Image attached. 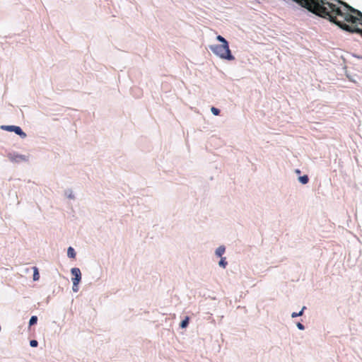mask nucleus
Returning a JSON list of instances; mask_svg holds the SVG:
<instances>
[{
	"label": "nucleus",
	"instance_id": "f257e3e1",
	"mask_svg": "<svg viewBox=\"0 0 362 362\" xmlns=\"http://www.w3.org/2000/svg\"><path fill=\"white\" fill-rule=\"evenodd\" d=\"M313 2L315 12L344 30L358 33L362 37V13L339 0H319Z\"/></svg>",
	"mask_w": 362,
	"mask_h": 362
},
{
	"label": "nucleus",
	"instance_id": "f03ea898",
	"mask_svg": "<svg viewBox=\"0 0 362 362\" xmlns=\"http://www.w3.org/2000/svg\"><path fill=\"white\" fill-rule=\"evenodd\" d=\"M216 39L222 44L211 45L210 49L212 51V52L221 59H227L229 61L233 60L235 57L231 54L228 43L226 40L221 35H218Z\"/></svg>",
	"mask_w": 362,
	"mask_h": 362
},
{
	"label": "nucleus",
	"instance_id": "7ed1b4c3",
	"mask_svg": "<svg viewBox=\"0 0 362 362\" xmlns=\"http://www.w3.org/2000/svg\"><path fill=\"white\" fill-rule=\"evenodd\" d=\"M71 274L73 276L72 281L73 284H74L75 286L78 285L81 279V270L78 268H72L71 270Z\"/></svg>",
	"mask_w": 362,
	"mask_h": 362
},
{
	"label": "nucleus",
	"instance_id": "20e7f679",
	"mask_svg": "<svg viewBox=\"0 0 362 362\" xmlns=\"http://www.w3.org/2000/svg\"><path fill=\"white\" fill-rule=\"evenodd\" d=\"M11 160L14 162H21V161H25L27 160V157L24 155H18V154H10L8 156Z\"/></svg>",
	"mask_w": 362,
	"mask_h": 362
},
{
	"label": "nucleus",
	"instance_id": "39448f33",
	"mask_svg": "<svg viewBox=\"0 0 362 362\" xmlns=\"http://www.w3.org/2000/svg\"><path fill=\"white\" fill-rule=\"evenodd\" d=\"M16 134L19 135L21 138H25L26 134L23 132L20 127L16 126L13 131Z\"/></svg>",
	"mask_w": 362,
	"mask_h": 362
},
{
	"label": "nucleus",
	"instance_id": "423d86ee",
	"mask_svg": "<svg viewBox=\"0 0 362 362\" xmlns=\"http://www.w3.org/2000/svg\"><path fill=\"white\" fill-rule=\"evenodd\" d=\"M226 248L224 246H219L216 250V255L218 257H221L225 252Z\"/></svg>",
	"mask_w": 362,
	"mask_h": 362
},
{
	"label": "nucleus",
	"instance_id": "0eeeda50",
	"mask_svg": "<svg viewBox=\"0 0 362 362\" xmlns=\"http://www.w3.org/2000/svg\"><path fill=\"white\" fill-rule=\"evenodd\" d=\"M67 255L69 257L75 258L76 252L73 247H69L67 250Z\"/></svg>",
	"mask_w": 362,
	"mask_h": 362
},
{
	"label": "nucleus",
	"instance_id": "6e6552de",
	"mask_svg": "<svg viewBox=\"0 0 362 362\" xmlns=\"http://www.w3.org/2000/svg\"><path fill=\"white\" fill-rule=\"evenodd\" d=\"M15 127L16 126H14V125H3L1 127V128L4 130H6L8 132H13Z\"/></svg>",
	"mask_w": 362,
	"mask_h": 362
},
{
	"label": "nucleus",
	"instance_id": "1a4fd4ad",
	"mask_svg": "<svg viewBox=\"0 0 362 362\" xmlns=\"http://www.w3.org/2000/svg\"><path fill=\"white\" fill-rule=\"evenodd\" d=\"M34 274H33V280L37 281L40 279V274L38 272V269L37 267H33Z\"/></svg>",
	"mask_w": 362,
	"mask_h": 362
},
{
	"label": "nucleus",
	"instance_id": "9d476101",
	"mask_svg": "<svg viewBox=\"0 0 362 362\" xmlns=\"http://www.w3.org/2000/svg\"><path fill=\"white\" fill-rule=\"evenodd\" d=\"M308 177L307 175H303V176H300L299 177V181L302 183V184H307L308 182Z\"/></svg>",
	"mask_w": 362,
	"mask_h": 362
},
{
	"label": "nucleus",
	"instance_id": "9b49d317",
	"mask_svg": "<svg viewBox=\"0 0 362 362\" xmlns=\"http://www.w3.org/2000/svg\"><path fill=\"white\" fill-rule=\"evenodd\" d=\"M37 322V316H32L29 321V325L32 326V325L36 324Z\"/></svg>",
	"mask_w": 362,
	"mask_h": 362
},
{
	"label": "nucleus",
	"instance_id": "f8f14e48",
	"mask_svg": "<svg viewBox=\"0 0 362 362\" xmlns=\"http://www.w3.org/2000/svg\"><path fill=\"white\" fill-rule=\"evenodd\" d=\"M305 309V307L304 306L302 310L299 313H293L291 314L292 317H296L298 316H301L303 313L304 310Z\"/></svg>",
	"mask_w": 362,
	"mask_h": 362
},
{
	"label": "nucleus",
	"instance_id": "ddd939ff",
	"mask_svg": "<svg viewBox=\"0 0 362 362\" xmlns=\"http://www.w3.org/2000/svg\"><path fill=\"white\" fill-rule=\"evenodd\" d=\"M227 264V262L226 261V258L225 257H222L219 262V265L223 268L226 267Z\"/></svg>",
	"mask_w": 362,
	"mask_h": 362
},
{
	"label": "nucleus",
	"instance_id": "4468645a",
	"mask_svg": "<svg viewBox=\"0 0 362 362\" xmlns=\"http://www.w3.org/2000/svg\"><path fill=\"white\" fill-rule=\"evenodd\" d=\"M188 323H189V318L187 317L185 320L182 321L180 326L182 328L186 327L187 326Z\"/></svg>",
	"mask_w": 362,
	"mask_h": 362
},
{
	"label": "nucleus",
	"instance_id": "2eb2a0df",
	"mask_svg": "<svg viewBox=\"0 0 362 362\" xmlns=\"http://www.w3.org/2000/svg\"><path fill=\"white\" fill-rule=\"evenodd\" d=\"M211 112L214 115H218L219 113H220V110L218 109H217L216 107H212L211 109Z\"/></svg>",
	"mask_w": 362,
	"mask_h": 362
},
{
	"label": "nucleus",
	"instance_id": "dca6fc26",
	"mask_svg": "<svg viewBox=\"0 0 362 362\" xmlns=\"http://www.w3.org/2000/svg\"><path fill=\"white\" fill-rule=\"evenodd\" d=\"M30 344L32 347H36L37 346L38 343L36 340H31L30 342Z\"/></svg>",
	"mask_w": 362,
	"mask_h": 362
},
{
	"label": "nucleus",
	"instance_id": "f3484780",
	"mask_svg": "<svg viewBox=\"0 0 362 362\" xmlns=\"http://www.w3.org/2000/svg\"><path fill=\"white\" fill-rule=\"evenodd\" d=\"M297 327L299 329H301V330L304 329V326L300 322H298L297 324Z\"/></svg>",
	"mask_w": 362,
	"mask_h": 362
},
{
	"label": "nucleus",
	"instance_id": "a211bd4d",
	"mask_svg": "<svg viewBox=\"0 0 362 362\" xmlns=\"http://www.w3.org/2000/svg\"><path fill=\"white\" fill-rule=\"evenodd\" d=\"M78 290V285H76V286H74V284H73V291L74 292H77Z\"/></svg>",
	"mask_w": 362,
	"mask_h": 362
}]
</instances>
